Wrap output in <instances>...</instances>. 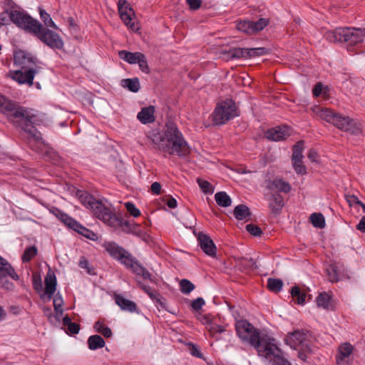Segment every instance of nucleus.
Instances as JSON below:
<instances>
[{"label":"nucleus","instance_id":"nucleus-1","mask_svg":"<svg viewBox=\"0 0 365 365\" xmlns=\"http://www.w3.org/2000/svg\"><path fill=\"white\" fill-rule=\"evenodd\" d=\"M0 111L16 126L24 130L35 141H42V134L34 126L38 120L36 110L20 106L0 94Z\"/></svg>","mask_w":365,"mask_h":365},{"label":"nucleus","instance_id":"nucleus-2","mask_svg":"<svg viewBox=\"0 0 365 365\" xmlns=\"http://www.w3.org/2000/svg\"><path fill=\"white\" fill-rule=\"evenodd\" d=\"M152 142L155 148L169 155H176L180 158L187 156L190 147L177 125L169 120L165 123L163 135H153Z\"/></svg>","mask_w":365,"mask_h":365},{"label":"nucleus","instance_id":"nucleus-3","mask_svg":"<svg viewBox=\"0 0 365 365\" xmlns=\"http://www.w3.org/2000/svg\"><path fill=\"white\" fill-rule=\"evenodd\" d=\"M235 329L240 339L254 346L259 354H269L276 349V340L267 334L260 335L258 329L247 320L237 321Z\"/></svg>","mask_w":365,"mask_h":365},{"label":"nucleus","instance_id":"nucleus-4","mask_svg":"<svg viewBox=\"0 0 365 365\" xmlns=\"http://www.w3.org/2000/svg\"><path fill=\"white\" fill-rule=\"evenodd\" d=\"M11 22L16 26L37 36L46 43V31L42 24L25 11L11 10Z\"/></svg>","mask_w":365,"mask_h":365},{"label":"nucleus","instance_id":"nucleus-5","mask_svg":"<svg viewBox=\"0 0 365 365\" xmlns=\"http://www.w3.org/2000/svg\"><path fill=\"white\" fill-rule=\"evenodd\" d=\"M325 38L333 43H346L349 46H354L363 41L365 37V29L355 27L337 28L333 31H327Z\"/></svg>","mask_w":365,"mask_h":365},{"label":"nucleus","instance_id":"nucleus-6","mask_svg":"<svg viewBox=\"0 0 365 365\" xmlns=\"http://www.w3.org/2000/svg\"><path fill=\"white\" fill-rule=\"evenodd\" d=\"M212 115L213 123L221 125L238 116L239 110L233 100L226 99L217 104Z\"/></svg>","mask_w":365,"mask_h":365},{"label":"nucleus","instance_id":"nucleus-7","mask_svg":"<svg viewBox=\"0 0 365 365\" xmlns=\"http://www.w3.org/2000/svg\"><path fill=\"white\" fill-rule=\"evenodd\" d=\"M80 202L88 209H91L94 216L102 222L104 221L110 209L107 207L101 201L96 200L90 193L84 190H78L76 192Z\"/></svg>","mask_w":365,"mask_h":365},{"label":"nucleus","instance_id":"nucleus-8","mask_svg":"<svg viewBox=\"0 0 365 365\" xmlns=\"http://www.w3.org/2000/svg\"><path fill=\"white\" fill-rule=\"evenodd\" d=\"M103 222L110 227L122 228L123 231L126 233L133 234L134 235L142 237L145 232L141 230L140 225L135 222H131L127 220L117 216L113 212L110 210L108 217H106Z\"/></svg>","mask_w":365,"mask_h":365},{"label":"nucleus","instance_id":"nucleus-9","mask_svg":"<svg viewBox=\"0 0 365 365\" xmlns=\"http://www.w3.org/2000/svg\"><path fill=\"white\" fill-rule=\"evenodd\" d=\"M10 277L14 280H19V277L9 262L0 255V287L10 289L14 284L6 279Z\"/></svg>","mask_w":365,"mask_h":365},{"label":"nucleus","instance_id":"nucleus-10","mask_svg":"<svg viewBox=\"0 0 365 365\" xmlns=\"http://www.w3.org/2000/svg\"><path fill=\"white\" fill-rule=\"evenodd\" d=\"M269 24V19L261 18L256 21H240L237 24V29L247 34H254L264 29Z\"/></svg>","mask_w":365,"mask_h":365},{"label":"nucleus","instance_id":"nucleus-11","mask_svg":"<svg viewBox=\"0 0 365 365\" xmlns=\"http://www.w3.org/2000/svg\"><path fill=\"white\" fill-rule=\"evenodd\" d=\"M118 9L120 19L125 24L133 31L138 29L135 24L132 22V16L135 15V12L128 1L126 0H119Z\"/></svg>","mask_w":365,"mask_h":365},{"label":"nucleus","instance_id":"nucleus-12","mask_svg":"<svg viewBox=\"0 0 365 365\" xmlns=\"http://www.w3.org/2000/svg\"><path fill=\"white\" fill-rule=\"evenodd\" d=\"M309 336V331L305 329L295 330L292 333H289L285 338L286 344L293 349L298 346H304L307 345V341Z\"/></svg>","mask_w":365,"mask_h":365},{"label":"nucleus","instance_id":"nucleus-13","mask_svg":"<svg viewBox=\"0 0 365 365\" xmlns=\"http://www.w3.org/2000/svg\"><path fill=\"white\" fill-rule=\"evenodd\" d=\"M25 71L17 70L14 71H10L9 76L13 80L16 81L20 84H33V80L34 78V71L33 68H24Z\"/></svg>","mask_w":365,"mask_h":365},{"label":"nucleus","instance_id":"nucleus-14","mask_svg":"<svg viewBox=\"0 0 365 365\" xmlns=\"http://www.w3.org/2000/svg\"><path fill=\"white\" fill-rule=\"evenodd\" d=\"M290 135L289 130L287 126H277L268 129L264 136L269 140L281 141L286 140Z\"/></svg>","mask_w":365,"mask_h":365},{"label":"nucleus","instance_id":"nucleus-15","mask_svg":"<svg viewBox=\"0 0 365 365\" xmlns=\"http://www.w3.org/2000/svg\"><path fill=\"white\" fill-rule=\"evenodd\" d=\"M198 244L202 251L210 257H215L217 247L212 240L206 234L200 232L197 237Z\"/></svg>","mask_w":365,"mask_h":365},{"label":"nucleus","instance_id":"nucleus-16","mask_svg":"<svg viewBox=\"0 0 365 365\" xmlns=\"http://www.w3.org/2000/svg\"><path fill=\"white\" fill-rule=\"evenodd\" d=\"M266 187L273 193H288L292 189L290 184L282 178H275L272 180H268L267 182Z\"/></svg>","mask_w":365,"mask_h":365},{"label":"nucleus","instance_id":"nucleus-17","mask_svg":"<svg viewBox=\"0 0 365 365\" xmlns=\"http://www.w3.org/2000/svg\"><path fill=\"white\" fill-rule=\"evenodd\" d=\"M267 196L269 201L268 207L272 213L279 215L284 206V197L282 195L277 192H271L269 195H267Z\"/></svg>","mask_w":365,"mask_h":365},{"label":"nucleus","instance_id":"nucleus-18","mask_svg":"<svg viewBox=\"0 0 365 365\" xmlns=\"http://www.w3.org/2000/svg\"><path fill=\"white\" fill-rule=\"evenodd\" d=\"M14 63L16 66L21 68H32L31 66L34 64L32 57L24 52L19 50L14 53Z\"/></svg>","mask_w":365,"mask_h":365},{"label":"nucleus","instance_id":"nucleus-19","mask_svg":"<svg viewBox=\"0 0 365 365\" xmlns=\"http://www.w3.org/2000/svg\"><path fill=\"white\" fill-rule=\"evenodd\" d=\"M113 298L115 304L119 306L122 310L129 312H138L136 304L131 300L125 299L123 295L114 294Z\"/></svg>","mask_w":365,"mask_h":365},{"label":"nucleus","instance_id":"nucleus-20","mask_svg":"<svg viewBox=\"0 0 365 365\" xmlns=\"http://www.w3.org/2000/svg\"><path fill=\"white\" fill-rule=\"evenodd\" d=\"M280 349L276 345V349L269 354H259L267 359H270V365H292L291 363L280 354Z\"/></svg>","mask_w":365,"mask_h":365},{"label":"nucleus","instance_id":"nucleus-21","mask_svg":"<svg viewBox=\"0 0 365 365\" xmlns=\"http://www.w3.org/2000/svg\"><path fill=\"white\" fill-rule=\"evenodd\" d=\"M70 222H71V225H69L68 227L69 228L77 232L78 233L81 234V235L84 236L88 239L92 240H95L97 239V235L95 232L85 227L76 220H70Z\"/></svg>","mask_w":365,"mask_h":365},{"label":"nucleus","instance_id":"nucleus-22","mask_svg":"<svg viewBox=\"0 0 365 365\" xmlns=\"http://www.w3.org/2000/svg\"><path fill=\"white\" fill-rule=\"evenodd\" d=\"M353 346L349 343H344L339 348V356L336 357L337 365H348V359L352 353Z\"/></svg>","mask_w":365,"mask_h":365},{"label":"nucleus","instance_id":"nucleus-23","mask_svg":"<svg viewBox=\"0 0 365 365\" xmlns=\"http://www.w3.org/2000/svg\"><path fill=\"white\" fill-rule=\"evenodd\" d=\"M63 299L61 297V295L58 293L56 294L54 297L53 298V304L54 307V310L56 312L55 315L49 314L48 319L52 322V319L54 317L58 322H60L63 314Z\"/></svg>","mask_w":365,"mask_h":365},{"label":"nucleus","instance_id":"nucleus-24","mask_svg":"<svg viewBox=\"0 0 365 365\" xmlns=\"http://www.w3.org/2000/svg\"><path fill=\"white\" fill-rule=\"evenodd\" d=\"M155 108L153 106L148 107H144L138 113L137 118L143 124H148L153 123L155 120Z\"/></svg>","mask_w":365,"mask_h":365},{"label":"nucleus","instance_id":"nucleus-25","mask_svg":"<svg viewBox=\"0 0 365 365\" xmlns=\"http://www.w3.org/2000/svg\"><path fill=\"white\" fill-rule=\"evenodd\" d=\"M103 247L113 258L117 260L122 258V255L125 253L126 251L123 247L119 246L114 242H106L103 244Z\"/></svg>","mask_w":365,"mask_h":365},{"label":"nucleus","instance_id":"nucleus-26","mask_svg":"<svg viewBox=\"0 0 365 365\" xmlns=\"http://www.w3.org/2000/svg\"><path fill=\"white\" fill-rule=\"evenodd\" d=\"M47 46L53 49L63 48V41L57 33L47 29Z\"/></svg>","mask_w":365,"mask_h":365},{"label":"nucleus","instance_id":"nucleus-27","mask_svg":"<svg viewBox=\"0 0 365 365\" xmlns=\"http://www.w3.org/2000/svg\"><path fill=\"white\" fill-rule=\"evenodd\" d=\"M57 280L53 272L49 268L47 272V301L52 299L56 292Z\"/></svg>","mask_w":365,"mask_h":365},{"label":"nucleus","instance_id":"nucleus-28","mask_svg":"<svg viewBox=\"0 0 365 365\" xmlns=\"http://www.w3.org/2000/svg\"><path fill=\"white\" fill-rule=\"evenodd\" d=\"M33 287L39 297L44 300L46 298V287L43 286L41 276L39 272L33 273Z\"/></svg>","mask_w":365,"mask_h":365},{"label":"nucleus","instance_id":"nucleus-29","mask_svg":"<svg viewBox=\"0 0 365 365\" xmlns=\"http://www.w3.org/2000/svg\"><path fill=\"white\" fill-rule=\"evenodd\" d=\"M118 55L121 59L124 60L128 63L135 64L140 61V58H142L143 53H132L125 50H122L118 52Z\"/></svg>","mask_w":365,"mask_h":365},{"label":"nucleus","instance_id":"nucleus-30","mask_svg":"<svg viewBox=\"0 0 365 365\" xmlns=\"http://www.w3.org/2000/svg\"><path fill=\"white\" fill-rule=\"evenodd\" d=\"M233 214L235 217L239 220H248L252 215L250 208L243 204L236 206Z\"/></svg>","mask_w":365,"mask_h":365},{"label":"nucleus","instance_id":"nucleus-31","mask_svg":"<svg viewBox=\"0 0 365 365\" xmlns=\"http://www.w3.org/2000/svg\"><path fill=\"white\" fill-rule=\"evenodd\" d=\"M315 112L320 118L332 124L337 115V113L327 108H317Z\"/></svg>","mask_w":365,"mask_h":365},{"label":"nucleus","instance_id":"nucleus-32","mask_svg":"<svg viewBox=\"0 0 365 365\" xmlns=\"http://www.w3.org/2000/svg\"><path fill=\"white\" fill-rule=\"evenodd\" d=\"M104 339L98 334L92 335L88 339V348L91 350H96L105 346Z\"/></svg>","mask_w":365,"mask_h":365},{"label":"nucleus","instance_id":"nucleus-33","mask_svg":"<svg viewBox=\"0 0 365 365\" xmlns=\"http://www.w3.org/2000/svg\"><path fill=\"white\" fill-rule=\"evenodd\" d=\"M224 54L225 58L227 60H232L240 58H246L247 48H234L225 52Z\"/></svg>","mask_w":365,"mask_h":365},{"label":"nucleus","instance_id":"nucleus-34","mask_svg":"<svg viewBox=\"0 0 365 365\" xmlns=\"http://www.w3.org/2000/svg\"><path fill=\"white\" fill-rule=\"evenodd\" d=\"M133 267L131 269L132 272L135 273L136 275L142 277L145 279H148L152 281V275L149 272V271L141 265L138 261L134 263V265H132Z\"/></svg>","mask_w":365,"mask_h":365},{"label":"nucleus","instance_id":"nucleus-35","mask_svg":"<svg viewBox=\"0 0 365 365\" xmlns=\"http://www.w3.org/2000/svg\"><path fill=\"white\" fill-rule=\"evenodd\" d=\"M215 200L216 203L220 207H227L232 204L230 197L224 191L217 192L215 195Z\"/></svg>","mask_w":365,"mask_h":365},{"label":"nucleus","instance_id":"nucleus-36","mask_svg":"<svg viewBox=\"0 0 365 365\" xmlns=\"http://www.w3.org/2000/svg\"><path fill=\"white\" fill-rule=\"evenodd\" d=\"M121 86L133 93L138 92L140 88L139 80L137 78L123 79L121 81Z\"/></svg>","mask_w":365,"mask_h":365},{"label":"nucleus","instance_id":"nucleus-37","mask_svg":"<svg viewBox=\"0 0 365 365\" xmlns=\"http://www.w3.org/2000/svg\"><path fill=\"white\" fill-rule=\"evenodd\" d=\"M344 131L351 135H358L362 133V125L359 120L351 118L350 123H348Z\"/></svg>","mask_w":365,"mask_h":365},{"label":"nucleus","instance_id":"nucleus-38","mask_svg":"<svg viewBox=\"0 0 365 365\" xmlns=\"http://www.w3.org/2000/svg\"><path fill=\"white\" fill-rule=\"evenodd\" d=\"M49 212L50 213L56 216L58 219H59L68 227H69V225H71V222H70V220H74L71 217L68 216L67 214L63 212L61 210L54 207H52L51 209H49Z\"/></svg>","mask_w":365,"mask_h":365},{"label":"nucleus","instance_id":"nucleus-39","mask_svg":"<svg viewBox=\"0 0 365 365\" xmlns=\"http://www.w3.org/2000/svg\"><path fill=\"white\" fill-rule=\"evenodd\" d=\"M93 329L96 332L101 334L106 338H110L113 335L110 328L106 326L103 322L100 320L94 324Z\"/></svg>","mask_w":365,"mask_h":365},{"label":"nucleus","instance_id":"nucleus-40","mask_svg":"<svg viewBox=\"0 0 365 365\" xmlns=\"http://www.w3.org/2000/svg\"><path fill=\"white\" fill-rule=\"evenodd\" d=\"M351 118L349 116L342 115L339 113H337V115L333 123V125L336 127L338 129L344 131L348 125V123H350Z\"/></svg>","mask_w":365,"mask_h":365},{"label":"nucleus","instance_id":"nucleus-41","mask_svg":"<svg viewBox=\"0 0 365 365\" xmlns=\"http://www.w3.org/2000/svg\"><path fill=\"white\" fill-rule=\"evenodd\" d=\"M49 160L52 164L56 165H60L62 163V158L58 153L47 144V160Z\"/></svg>","mask_w":365,"mask_h":365},{"label":"nucleus","instance_id":"nucleus-42","mask_svg":"<svg viewBox=\"0 0 365 365\" xmlns=\"http://www.w3.org/2000/svg\"><path fill=\"white\" fill-rule=\"evenodd\" d=\"M269 48L264 47L247 48L246 58H252L257 56H264L269 53Z\"/></svg>","mask_w":365,"mask_h":365},{"label":"nucleus","instance_id":"nucleus-43","mask_svg":"<svg viewBox=\"0 0 365 365\" xmlns=\"http://www.w3.org/2000/svg\"><path fill=\"white\" fill-rule=\"evenodd\" d=\"M330 296L327 292L320 293L316 299L317 304L319 307L328 309L330 306Z\"/></svg>","mask_w":365,"mask_h":365},{"label":"nucleus","instance_id":"nucleus-44","mask_svg":"<svg viewBox=\"0 0 365 365\" xmlns=\"http://www.w3.org/2000/svg\"><path fill=\"white\" fill-rule=\"evenodd\" d=\"M292 297L297 301L298 304H304L306 300L307 294L301 292L297 286H294L291 289Z\"/></svg>","mask_w":365,"mask_h":365},{"label":"nucleus","instance_id":"nucleus-45","mask_svg":"<svg viewBox=\"0 0 365 365\" xmlns=\"http://www.w3.org/2000/svg\"><path fill=\"white\" fill-rule=\"evenodd\" d=\"M310 220L315 227L324 228L325 227V219L322 213L314 212L312 214Z\"/></svg>","mask_w":365,"mask_h":365},{"label":"nucleus","instance_id":"nucleus-46","mask_svg":"<svg viewBox=\"0 0 365 365\" xmlns=\"http://www.w3.org/2000/svg\"><path fill=\"white\" fill-rule=\"evenodd\" d=\"M283 286V282L280 279L269 278L267 280V288L274 292H279Z\"/></svg>","mask_w":365,"mask_h":365},{"label":"nucleus","instance_id":"nucleus-47","mask_svg":"<svg viewBox=\"0 0 365 365\" xmlns=\"http://www.w3.org/2000/svg\"><path fill=\"white\" fill-rule=\"evenodd\" d=\"M303 158H292V166L297 174L305 175L307 173V168L304 165Z\"/></svg>","mask_w":365,"mask_h":365},{"label":"nucleus","instance_id":"nucleus-48","mask_svg":"<svg viewBox=\"0 0 365 365\" xmlns=\"http://www.w3.org/2000/svg\"><path fill=\"white\" fill-rule=\"evenodd\" d=\"M122 256V258L118 259V261L125 265V267L127 268L131 269L133 267L132 265H134V263H135L137 261L136 259L133 257L131 254H130L128 251H125V253H124Z\"/></svg>","mask_w":365,"mask_h":365},{"label":"nucleus","instance_id":"nucleus-49","mask_svg":"<svg viewBox=\"0 0 365 365\" xmlns=\"http://www.w3.org/2000/svg\"><path fill=\"white\" fill-rule=\"evenodd\" d=\"M195 289V285L188 279H183L180 282V290L182 293L188 294Z\"/></svg>","mask_w":365,"mask_h":365},{"label":"nucleus","instance_id":"nucleus-50","mask_svg":"<svg viewBox=\"0 0 365 365\" xmlns=\"http://www.w3.org/2000/svg\"><path fill=\"white\" fill-rule=\"evenodd\" d=\"M304 150V141L299 140L298 141L292 148V158H303L304 156L302 155Z\"/></svg>","mask_w":365,"mask_h":365},{"label":"nucleus","instance_id":"nucleus-51","mask_svg":"<svg viewBox=\"0 0 365 365\" xmlns=\"http://www.w3.org/2000/svg\"><path fill=\"white\" fill-rule=\"evenodd\" d=\"M37 254V249L35 246H31L27 247L22 257V261L24 262H29L34 257H35Z\"/></svg>","mask_w":365,"mask_h":365},{"label":"nucleus","instance_id":"nucleus-52","mask_svg":"<svg viewBox=\"0 0 365 365\" xmlns=\"http://www.w3.org/2000/svg\"><path fill=\"white\" fill-rule=\"evenodd\" d=\"M140 287L151 299L156 300L158 302H160V295L157 291L147 285H141Z\"/></svg>","mask_w":365,"mask_h":365},{"label":"nucleus","instance_id":"nucleus-53","mask_svg":"<svg viewBox=\"0 0 365 365\" xmlns=\"http://www.w3.org/2000/svg\"><path fill=\"white\" fill-rule=\"evenodd\" d=\"M327 274L329 276V279L331 282H335L339 281V274L336 270V268L333 264H329L327 268Z\"/></svg>","mask_w":365,"mask_h":365},{"label":"nucleus","instance_id":"nucleus-54","mask_svg":"<svg viewBox=\"0 0 365 365\" xmlns=\"http://www.w3.org/2000/svg\"><path fill=\"white\" fill-rule=\"evenodd\" d=\"M11 22V10L0 13V26L9 25Z\"/></svg>","mask_w":365,"mask_h":365},{"label":"nucleus","instance_id":"nucleus-55","mask_svg":"<svg viewBox=\"0 0 365 365\" xmlns=\"http://www.w3.org/2000/svg\"><path fill=\"white\" fill-rule=\"evenodd\" d=\"M125 207L127 212L134 217H137L140 215V211L135 207V205L131 202H127L125 203Z\"/></svg>","mask_w":365,"mask_h":365},{"label":"nucleus","instance_id":"nucleus-56","mask_svg":"<svg viewBox=\"0 0 365 365\" xmlns=\"http://www.w3.org/2000/svg\"><path fill=\"white\" fill-rule=\"evenodd\" d=\"M187 346L190 351V353L192 356L199 358L204 359L202 354L201 353L199 347L195 344L190 342L187 344Z\"/></svg>","mask_w":365,"mask_h":365},{"label":"nucleus","instance_id":"nucleus-57","mask_svg":"<svg viewBox=\"0 0 365 365\" xmlns=\"http://www.w3.org/2000/svg\"><path fill=\"white\" fill-rule=\"evenodd\" d=\"M246 230L255 237H259L262 234V229L259 226L253 224L247 225Z\"/></svg>","mask_w":365,"mask_h":365},{"label":"nucleus","instance_id":"nucleus-58","mask_svg":"<svg viewBox=\"0 0 365 365\" xmlns=\"http://www.w3.org/2000/svg\"><path fill=\"white\" fill-rule=\"evenodd\" d=\"M197 183L203 192H205V193H212L213 192L212 185L208 181L197 179Z\"/></svg>","mask_w":365,"mask_h":365},{"label":"nucleus","instance_id":"nucleus-59","mask_svg":"<svg viewBox=\"0 0 365 365\" xmlns=\"http://www.w3.org/2000/svg\"><path fill=\"white\" fill-rule=\"evenodd\" d=\"M137 63L143 72L145 73H150V68L148 66L146 57L143 53L142 55V58H140V61Z\"/></svg>","mask_w":365,"mask_h":365},{"label":"nucleus","instance_id":"nucleus-60","mask_svg":"<svg viewBox=\"0 0 365 365\" xmlns=\"http://www.w3.org/2000/svg\"><path fill=\"white\" fill-rule=\"evenodd\" d=\"M209 331L214 334L217 333H222L225 331V327L215 323H210V327H207Z\"/></svg>","mask_w":365,"mask_h":365},{"label":"nucleus","instance_id":"nucleus-61","mask_svg":"<svg viewBox=\"0 0 365 365\" xmlns=\"http://www.w3.org/2000/svg\"><path fill=\"white\" fill-rule=\"evenodd\" d=\"M205 303V300L202 297H198L192 301L191 307L194 310L198 311L202 309Z\"/></svg>","mask_w":365,"mask_h":365},{"label":"nucleus","instance_id":"nucleus-62","mask_svg":"<svg viewBox=\"0 0 365 365\" xmlns=\"http://www.w3.org/2000/svg\"><path fill=\"white\" fill-rule=\"evenodd\" d=\"M67 333L70 334H76L79 332L80 327L78 324L72 322L68 327H67Z\"/></svg>","mask_w":365,"mask_h":365},{"label":"nucleus","instance_id":"nucleus-63","mask_svg":"<svg viewBox=\"0 0 365 365\" xmlns=\"http://www.w3.org/2000/svg\"><path fill=\"white\" fill-rule=\"evenodd\" d=\"M186 2L192 10H197L201 6V0H186Z\"/></svg>","mask_w":365,"mask_h":365},{"label":"nucleus","instance_id":"nucleus-64","mask_svg":"<svg viewBox=\"0 0 365 365\" xmlns=\"http://www.w3.org/2000/svg\"><path fill=\"white\" fill-rule=\"evenodd\" d=\"M322 90H323L322 83H317L312 90L313 96L314 97H319L322 94Z\"/></svg>","mask_w":365,"mask_h":365}]
</instances>
